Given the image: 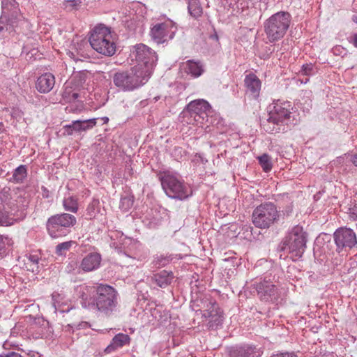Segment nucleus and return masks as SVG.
<instances>
[{"label":"nucleus","mask_w":357,"mask_h":357,"mask_svg":"<svg viewBox=\"0 0 357 357\" xmlns=\"http://www.w3.org/2000/svg\"><path fill=\"white\" fill-rule=\"evenodd\" d=\"M149 78V73L142 72L140 66H135L128 70L114 73L113 82L120 89L130 91L146 84Z\"/></svg>","instance_id":"obj_3"},{"label":"nucleus","mask_w":357,"mask_h":357,"mask_svg":"<svg viewBox=\"0 0 357 357\" xmlns=\"http://www.w3.org/2000/svg\"><path fill=\"white\" fill-rule=\"evenodd\" d=\"M246 91L254 98L259 96L261 82V80L254 73L247 75L244 79Z\"/></svg>","instance_id":"obj_19"},{"label":"nucleus","mask_w":357,"mask_h":357,"mask_svg":"<svg viewBox=\"0 0 357 357\" xmlns=\"http://www.w3.org/2000/svg\"><path fill=\"white\" fill-rule=\"evenodd\" d=\"M307 241V234L299 225L294 226L282 241L281 250L291 255L294 260L300 259L304 254Z\"/></svg>","instance_id":"obj_5"},{"label":"nucleus","mask_w":357,"mask_h":357,"mask_svg":"<svg viewBox=\"0 0 357 357\" xmlns=\"http://www.w3.org/2000/svg\"><path fill=\"white\" fill-rule=\"evenodd\" d=\"M63 97L68 99V101H75L79 97V94L74 91L69 90L66 87L63 93Z\"/></svg>","instance_id":"obj_39"},{"label":"nucleus","mask_w":357,"mask_h":357,"mask_svg":"<svg viewBox=\"0 0 357 357\" xmlns=\"http://www.w3.org/2000/svg\"><path fill=\"white\" fill-rule=\"evenodd\" d=\"M354 21H355L356 22H357V17H356V20H354Z\"/></svg>","instance_id":"obj_53"},{"label":"nucleus","mask_w":357,"mask_h":357,"mask_svg":"<svg viewBox=\"0 0 357 357\" xmlns=\"http://www.w3.org/2000/svg\"><path fill=\"white\" fill-rule=\"evenodd\" d=\"M101 261L102 256L100 253L90 252L83 257L79 268L84 273L92 272L100 268Z\"/></svg>","instance_id":"obj_17"},{"label":"nucleus","mask_w":357,"mask_h":357,"mask_svg":"<svg viewBox=\"0 0 357 357\" xmlns=\"http://www.w3.org/2000/svg\"><path fill=\"white\" fill-rule=\"evenodd\" d=\"M291 16L288 12L280 11L268 17L264 23L267 40L275 43L284 38L289 28Z\"/></svg>","instance_id":"obj_2"},{"label":"nucleus","mask_w":357,"mask_h":357,"mask_svg":"<svg viewBox=\"0 0 357 357\" xmlns=\"http://www.w3.org/2000/svg\"><path fill=\"white\" fill-rule=\"evenodd\" d=\"M349 160L352 162V164L357 167V154L350 155Z\"/></svg>","instance_id":"obj_47"},{"label":"nucleus","mask_w":357,"mask_h":357,"mask_svg":"<svg viewBox=\"0 0 357 357\" xmlns=\"http://www.w3.org/2000/svg\"><path fill=\"white\" fill-rule=\"evenodd\" d=\"M93 304L92 310H97L106 316L111 315L118 304L116 290L107 284H99L96 287Z\"/></svg>","instance_id":"obj_6"},{"label":"nucleus","mask_w":357,"mask_h":357,"mask_svg":"<svg viewBox=\"0 0 357 357\" xmlns=\"http://www.w3.org/2000/svg\"><path fill=\"white\" fill-rule=\"evenodd\" d=\"M257 159L259 165L265 172H268L272 169L273 164L271 157L268 154L264 153L263 155L258 156Z\"/></svg>","instance_id":"obj_33"},{"label":"nucleus","mask_w":357,"mask_h":357,"mask_svg":"<svg viewBox=\"0 0 357 357\" xmlns=\"http://www.w3.org/2000/svg\"><path fill=\"white\" fill-rule=\"evenodd\" d=\"M65 129L68 135H72L73 130L78 132L83 131L81 120L73 121L71 124L66 126Z\"/></svg>","instance_id":"obj_36"},{"label":"nucleus","mask_w":357,"mask_h":357,"mask_svg":"<svg viewBox=\"0 0 357 357\" xmlns=\"http://www.w3.org/2000/svg\"><path fill=\"white\" fill-rule=\"evenodd\" d=\"M48 322L43 319H37L29 328V333L34 338H43L47 333Z\"/></svg>","instance_id":"obj_20"},{"label":"nucleus","mask_w":357,"mask_h":357,"mask_svg":"<svg viewBox=\"0 0 357 357\" xmlns=\"http://www.w3.org/2000/svg\"><path fill=\"white\" fill-rule=\"evenodd\" d=\"M27 176V169L25 165H20L13 173L10 181L15 183H21Z\"/></svg>","instance_id":"obj_28"},{"label":"nucleus","mask_w":357,"mask_h":357,"mask_svg":"<svg viewBox=\"0 0 357 357\" xmlns=\"http://www.w3.org/2000/svg\"><path fill=\"white\" fill-rule=\"evenodd\" d=\"M188 4V12L191 16L198 18L202 15L203 10L199 0H190Z\"/></svg>","instance_id":"obj_29"},{"label":"nucleus","mask_w":357,"mask_h":357,"mask_svg":"<svg viewBox=\"0 0 357 357\" xmlns=\"http://www.w3.org/2000/svg\"><path fill=\"white\" fill-rule=\"evenodd\" d=\"M15 218L9 210L8 204L0 197V226L8 227L13 225Z\"/></svg>","instance_id":"obj_24"},{"label":"nucleus","mask_w":357,"mask_h":357,"mask_svg":"<svg viewBox=\"0 0 357 357\" xmlns=\"http://www.w3.org/2000/svg\"><path fill=\"white\" fill-rule=\"evenodd\" d=\"M253 286L261 301L275 303L280 298V289L270 280L264 279L255 282Z\"/></svg>","instance_id":"obj_13"},{"label":"nucleus","mask_w":357,"mask_h":357,"mask_svg":"<svg viewBox=\"0 0 357 357\" xmlns=\"http://www.w3.org/2000/svg\"><path fill=\"white\" fill-rule=\"evenodd\" d=\"M308 80H309L308 78H306L305 83H306Z\"/></svg>","instance_id":"obj_52"},{"label":"nucleus","mask_w":357,"mask_h":357,"mask_svg":"<svg viewBox=\"0 0 357 357\" xmlns=\"http://www.w3.org/2000/svg\"><path fill=\"white\" fill-rule=\"evenodd\" d=\"M186 72L195 77H199L204 72L203 66L198 62L188 61L186 63Z\"/></svg>","instance_id":"obj_26"},{"label":"nucleus","mask_w":357,"mask_h":357,"mask_svg":"<svg viewBox=\"0 0 357 357\" xmlns=\"http://www.w3.org/2000/svg\"><path fill=\"white\" fill-rule=\"evenodd\" d=\"M101 120L103 121V123H107L109 121V119L106 116L101 118Z\"/></svg>","instance_id":"obj_50"},{"label":"nucleus","mask_w":357,"mask_h":357,"mask_svg":"<svg viewBox=\"0 0 357 357\" xmlns=\"http://www.w3.org/2000/svg\"><path fill=\"white\" fill-rule=\"evenodd\" d=\"M172 258L171 256H163V255H161V256L158 257L157 261H156V264L159 266H165L167 264H168L172 261Z\"/></svg>","instance_id":"obj_41"},{"label":"nucleus","mask_w":357,"mask_h":357,"mask_svg":"<svg viewBox=\"0 0 357 357\" xmlns=\"http://www.w3.org/2000/svg\"><path fill=\"white\" fill-rule=\"evenodd\" d=\"M6 30H7V24L6 23L5 21L0 19V34Z\"/></svg>","instance_id":"obj_46"},{"label":"nucleus","mask_w":357,"mask_h":357,"mask_svg":"<svg viewBox=\"0 0 357 357\" xmlns=\"http://www.w3.org/2000/svg\"><path fill=\"white\" fill-rule=\"evenodd\" d=\"M55 84V77L50 73L41 75L36 80V88L41 93H47Z\"/></svg>","instance_id":"obj_18"},{"label":"nucleus","mask_w":357,"mask_h":357,"mask_svg":"<svg viewBox=\"0 0 357 357\" xmlns=\"http://www.w3.org/2000/svg\"><path fill=\"white\" fill-rule=\"evenodd\" d=\"M131 56L134 57L137 61L136 66H140L142 72L149 73V76L151 77L158 61L156 53L148 46L144 44H138L133 47Z\"/></svg>","instance_id":"obj_11"},{"label":"nucleus","mask_w":357,"mask_h":357,"mask_svg":"<svg viewBox=\"0 0 357 357\" xmlns=\"http://www.w3.org/2000/svg\"><path fill=\"white\" fill-rule=\"evenodd\" d=\"M59 295L58 294H56V293H54L52 294V300L54 301V306L56 307V303H57V301H56V297L59 296Z\"/></svg>","instance_id":"obj_48"},{"label":"nucleus","mask_w":357,"mask_h":357,"mask_svg":"<svg viewBox=\"0 0 357 357\" xmlns=\"http://www.w3.org/2000/svg\"><path fill=\"white\" fill-rule=\"evenodd\" d=\"M348 41L357 48V33H353L348 38Z\"/></svg>","instance_id":"obj_44"},{"label":"nucleus","mask_w":357,"mask_h":357,"mask_svg":"<svg viewBox=\"0 0 357 357\" xmlns=\"http://www.w3.org/2000/svg\"><path fill=\"white\" fill-rule=\"evenodd\" d=\"M100 203L98 199L93 198L86 208V215L89 219H93L100 212Z\"/></svg>","instance_id":"obj_27"},{"label":"nucleus","mask_w":357,"mask_h":357,"mask_svg":"<svg viewBox=\"0 0 357 357\" xmlns=\"http://www.w3.org/2000/svg\"><path fill=\"white\" fill-rule=\"evenodd\" d=\"M75 243L73 241H69L61 243L56 246L55 252L57 255H66V252L71 248Z\"/></svg>","instance_id":"obj_34"},{"label":"nucleus","mask_w":357,"mask_h":357,"mask_svg":"<svg viewBox=\"0 0 357 357\" xmlns=\"http://www.w3.org/2000/svg\"><path fill=\"white\" fill-rule=\"evenodd\" d=\"M81 1L79 0H67L64 1V6L66 9L73 10L78 9L81 6Z\"/></svg>","instance_id":"obj_40"},{"label":"nucleus","mask_w":357,"mask_h":357,"mask_svg":"<svg viewBox=\"0 0 357 357\" xmlns=\"http://www.w3.org/2000/svg\"><path fill=\"white\" fill-rule=\"evenodd\" d=\"M39 259L40 258L38 255L29 254L27 255L26 260L25 261L27 270L32 272H38Z\"/></svg>","instance_id":"obj_31"},{"label":"nucleus","mask_w":357,"mask_h":357,"mask_svg":"<svg viewBox=\"0 0 357 357\" xmlns=\"http://www.w3.org/2000/svg\"><path fill=\"white\" fill-rule=\"evenodd\" d=\"M98 119L93 118L87 120H81L82 130L85 131L93 128L97 123Z\"/></svg>","instance_id":"obj_38"},{"label":"nucleus","mask_w":357,"mask_h":357,"mask_svg":"<svg viewBox=\"0 0 357 357\" xmlns=\"http://www.w3.org/2000/svg\"><path fill=\"white\" fill-rule=\"evenodd\" d=\"M334 240L338 249L353 248L357 243L355 233L351 229L340 228L334 233Z\"/></svg>","instance_id":"obj_14"},{"label":"nucleus","mask_w":357,"mask_h":357,"mask_svg":"<svg viewBox=\"0 0 357 357\" xmlns=\"http://www.w3.org/2000/svg\"><path fill=\"white\" fill-rule=\"evenodd\" d=\"M211 110V107L207 101L195 100L187 105L184 114L188 118V123L202 126L208 121Z\"/></svg>","instance_id":"obj_10"},{"label":"nucleus","mask_w":357,"mask_h":357,"mask_svg":"<svg viewBox=\"0 0 357 357\" xmlns=\"http://www.w3.org/2000/svg\"><path fill=\"white\" fill-rule=\"evenodd\" d=\"M315 68L312 63H306L303 65L301 73L303 75L310 76L316 73Z\"/></svg>","instance_id":"obj_37"},{"label":"nucleus","mask_w":357,"mask_h":357,"mask_svg":"<svg viewBox=\"0 0 357 357\" xmlns=\"http://www.w3.org/2000/svg\"><path fill=\"white\" fill-rule=\"evenodd\" d=\"M75 296L80 299V303L84 308L91 309L93 305V295L96 294L94 287L85 284L77 285L75 287Z\"/></svg>","instance_id":"obj_16"},{"label":"nucleus","mask_w":357,"mask_h":357,"mask_svg":"<svg viewBox=\"0 0 357 357\" xmlns=\"http://www.w3.org/2000/svg\"><path fill=\"white\" fill-rule=\"evenodd\" d=\"M13 241L8 236L0 235V258L5 255L7 248L11 246Z\"/></svg>","instance_id":"obj_35"},{"label":"nucleus","mask_w":357,"mask_h":357,"mask_svg":"<svg viewBox=\"0 0 357 357\" xmlns=\"http://www.w3.org/2000/svg\"><path fill=\"white\" fill-rule=\"evenodd\" d=\"M230 357H259L260 351L252 345L236 347L230 351Z\"/></svg>","instance_id":"obj_23"},{"label":"nucleus","mask_w":357,"mask_h":357,"mask_svg":"<svg viewBox=\"0 0 357 357\" xmlns=\"http://www.w3.org/2000/svg\"><path fill=\"white\" fill-rule=\"evenodd\" d=\"M91 48L87 40H81L71 45L67 54L75 61H83L90 58L92 52Z\"/></svg>","instance_id":"obj_15"},{"label":"nucleus","mask_w":357,"mask_h":357,"mask_svg":"<svg viewBox=\"0 0 357 357\" xmlns=\"http://www.w3.org/2000/svg\"><path fill=\"white\" fill-rule=\"evenodd\" d=\"M223 313L220 308L218 312L214 313V314L208 320V326L210 329L214 330L221 326L223 322Z\"/></svg>","instance_id":"obj_30"},{"label":"nucleus","mask_w":357,"mask_h":357,"mask_svg":"<svg viewBox=\"0 0 357 357\" xmlns=\"http://www.w3.org/2000/svg\"><path fill=\"white\" fill-rule=\"evenodd\" d=\"M158 176L163 190L169 197L183 200L192 195L190 185L178 174L167 170L159 172Z\"/></svg>","instance_id":"obj_1"},{"label":"nucleus","mask_w":357,"mask_h":357,"mask_svg":"<svg viewBox=\"0 0 357 357\" xmlns=\"http://www.w3.org/2000/svg\"><path fill=\"white\" fill-rule=\"evenodd\" d=\"M246 0H230L229 5L234 6H236L238 9H243L244 7L247 6Z\"/></svg>","instance_id":"obj_42"},{"label":"nucleus","mask_w":357,"mask_h":357,"mask_svg":"<svg viewBox=\"0 0 357 357\" xmlns=\"http://www.w3.org/2000/svg\"><path fill=\"white\" fill-rule=\"evenodd\" d=\"M291 109L292 107L289 102L274 100L268 107V125H264L266 130L278 132L280 125L287 124L291 121Z\"/></svg>","instance_id":"obj_7"},{"label":"nucleus","mask_w":357,"mask_h":357,"mask_svg":"<svg viewBox=\"0 0 357 357\" xmlns=\"http://www.w3.org/2000/svg\"><path fill=\"white\" fill-rule=\"evenodd\" d=\"M76 222V218L73 215L63 213L49 218L46 227L50 236L56 238L67 236Z\"/></svg>","instance_id":"obj_8"},{"label":"nucleus","mask_w":357,"mask_h":357,"mask_svg":"<svg viewBox=\"0 0 357 357\" xmlns=\"http://www.w3.org/2000/svg\"><path fill=\"white\" fill-rule=\"evenodd\" d=\"M79 80L80 81L81 84L82 82H85L84 76L83 75H79Z\"/></svg>","instance_id":"obj_49"},{"label":"nucleus","mask_w":357,"mask_h":357,"mask_svg":"<svg viewBox=\"0 0 357 357\" xmlns=\"http://www.w3.org/2000/svg\"><path fill=\"white\" fill-rule=\"evenodd\" d=\"M271 357H298L294 353L284 352V353H279L275 355H273Z\"/></svg>","instance_id":"obj_43"},{"label":"nucleus","mask_w":357,"mask_h":357,"mask_svg":"<svg viewBox=\"0 0 357 357\" xmlns=\"http://www.w3.org/2000/svg\"><path fill=\"white\" fill-rule=\"evenodd\" d=\"M63 205L66 211L76 213L78 210L77 201L73 197L65 198L63 201Z\"/></svg>","instance_id":"obj_32"},{"label":"nucleus","mask_w":357,"mask_h":357,"mask_svg":"<svg viewBox=\"0 0 357 357\" xmlns=\"http://www.w3.org/2000/svg\"><path fill=\"white\" fill-rule=\"evenodd\" d=\"M0 357H21V355L17 352L9 351L6 354H0Z\"/></svg>","instance_id":"obj_45"},{"label":"nucleus","mask_w":357,"mask_h":357,"mask_svg":"<svg viewBox=\"0 0 357 357\" xmlns=\"http://www.w3.org/2000/svg\"><path fill=\"white\" fill-rule=\"evenodd\" d=\"M91 47L98 53L111 56L116 52V43L109 27L98 24L91 31L89 37Z\"/></svg>","instance_id":"obj_4"},{"label":"nucleus","mask_w":357,"mask_h":357,"mask_svg":"<svg viewBox=\"0 0 357 357\" xmlns=\"http://www.w3.org/2000/svg\"><path fill=\"white\" fill-rule=\"evenodd\" d=\"M187 1H188V2H189L190 0H187Z\"/></svg>","instance_id":"obj_54"},{"label":"nucleus","mask_w":357,"mask_h":357,"mask_svg":"<svg viewBox=\"0 0 357 357\" xmlns=\"http://www.w3.org/2000/svg\"><path fill=\"white\" fill-rule=\"evenodd\" d=\"M203 305L202 310V317L208 320L216 312H218L219 306L215 301H208V299L202 301Z\"/></svg>","instance_id":"obj_25"},{"label":"nucleus","mask_w":357,"mask_h":357,"mask_svg":"<svg viewBox=\"0 0 357 357\" xmlns=\"http://www.w3.org/2000/svg\"><path fill=\"white\" fill-rule=\"evenodd\" d=\"M174 278V275L172 271L162 270L153 274L151 277V282L160 288H165L172 283Z\"/></svg>","instance_id":"obj_21"},{"label":"nucleus","mask_w":357,"mask_h":357,"mask_svg":"<svg viewBox=\"0 0 357 357\" xmlns=\"http://www.w3.org/2000/svg\"><path fill=\"white\" fill-rule=\"evenodd\" d=\"M279 218L276 206L271 202H266L258 206L252 213V223L260 229L269 228Z\"/></svg>","instance_id":"obj_9"},{"label":"nucleus","mask_w":357,"mask_h":357,"mask_svg":"<svg viewBox=\"0 0 357 357\" xmlns=\"http://www.w3.org/2000/svg\"><path fill=\"white\" fill-rule=\"evenodd\" d=\"M176 30L175 23L170 20H167L153 25L151 29V36L156 43L161 44L172 39Z\"/></svg>","instance_id":"obj_12"},{"label":"nucleus","mask_w":357,"mask_h":357,"mask_svg":"<svg viewBox=\"0 0 357 357\" xmlns=\"http://www.w3.org/2000/svg\"><path fill=\"white\" fill-rule=\"evenodd\" d=\"M130 342V337L128 335L119 333L112 338L110 344L105 349L104 352L105 354H110L119 348L129 344Z\"/></svg>","instance_id":"obj_22"},{"label":"nucleus","mask_w":357,"mask_h":357,"mask_svg":"<svg viewBox=\"0 0 357 357\" xmlns=\"http://www.w3.org/2000/svg\"><path fill=\"white\" fill-rule=\"evenodd\" d=\"M125 202H129V200L126 198H124L123 199H121V202L123 204Z\"/></svg>","instance_id":"obj_51"}]
</instances>
